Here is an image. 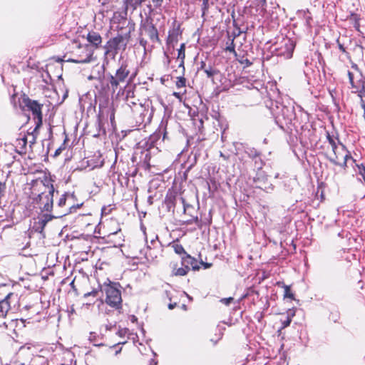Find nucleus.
I'll return each mask as SVG.
<instances>
[{"label":"nucleus","mask_w":365,"mask_h":365,"mask_svg":"<svg viewBox=\"0 0 365 365\" xmlns=\"http://www.w3.org/2000/svg\"><path fill=\"white\" fill-rule=\"evenodd\" d=\"M71 287L73 288V289L74 291H76V289L75 288V286H74V280H73V281L71 282Z\"/></svg>","instance_id":"nucleus-58"},{"label":"nucleus","mask_w":365,"mask_h":365,"mask_svg":"<svg viewBox=\"0 0 365 365\" xmlns=\"http://www.w3.org/2000/svg\"><path fill=\"white\" fill-rule=\"evenodd\" d=\"M101 0H98L99 2H101Z\"/></svg>","instance_id":"nucleus-64"},{"label":"nucleus","mask_w":365,"mask_h":365,"mask_svg":"<svg viewBox=\"0 0 365 365\" xmlns=\"http://www.w3.org/2000/svg\"><path fill=\"white\" fill-rule=\"evenodd\" d=\"M128 65L123 62L115 71L114 75L109 74L108 76L107 87L114 93L118 88L120 83H124L130 75Z\"/></svg>","instance_id":"nucleus-4"},{"label":"nucleus","mask_w":365,"mask_h":365,"mask_svg":"<svg viewBox=\"0 0 365 365\" xmlns=\"http://www.w3.org/2000/svg\"><path fill=\"white\" fill-rule=\"evenodd\" d=\"M168 246L170 247L174 250V252L179 255L185 256L186 255H188L184 249L183 246L180 244L178 241H173V242L170 243Z\"/></svg>","instance_id":"nucleus-24"},{"label":"nucleus","mask_w":365,"mask_h":365,"mask_svg":"<svg viewBox=\"0 0 365 365\" xmlns=\"http://www.w3.org/2000/svg\"><path fill=\"white\" fill-rule=\"evenodd\" d=\"M203 71L206 74L207 77L210 78L214 77L219 73V71L217 68H213L211 65H208Z\"/></svg>","instance_id":"nucleus-31"},{"label":"nucleus","mask_w":365,"mask_h":365,"mask_svg":"<svg viewBox=\"0 0 365 365\" xmlns=\"http://www.w3.org/2000/svg\"><path fill=\"white\" fill-rule=\"evenodd\" d=\"M118 284L110 283L104 286L103 290L106 294V303L110 307L119 310L122 309L121 291L116 287Z\"/></svg>","instance_id":"nucleus-5"},{"label":"nucleus","mask_w":365,"mask_h":365,"mask_svg":"<svg viewBox=\"0 0 365 365\" xmlns=\"http://www.w3.org/2000/svg\"><path fill=\"white\" fill-rule=\"evenodd\" d=\"M356 92L359 93L358 95L361 98V106L365 105V88H361Z\"/></svg>","instance_id":"nucleus-40"},{"label":"nucleus","mask_w":365,"mask_h":365,"mask_svg":"<svg viewBox=\"0 0 365 365\" xmlns=\"http://www.w3.org/2000/svg\"><path fill=\"white\" fill-rule=\"evenodd\" d=\"M334 315H335V316H334L335 317H334V318H333V321H334V322H338V319H339V314L338 312H336V313H335V314H334Z\"/></svg>","instance_id":"nucleus-54"},{"label":"nucleus","mask_w":365,"mask_h":365,"mask_svg":"<svg viewBox=\"0 0 365 365\" xmlns=\"http://www.w3.org/2000/svg\"><path fill=\"white\" fill-rule=\"evenodd\" d=\"M200 264L203 266L204 269H208V268L211 267L212 265V263L204 262L203 261H201Z\"/></svg>","instance_id":"nucleus-50"},{"label":"nucleus","mask_w":365,"mask_h":365,"mask_svg":"<svg viewBox=\"0 0 365 365\" xmlns=\"http://www.w3.org/2000/svg\"><path fill=\"white\" fill-rule=\"evenodd\" d=\"M67 141H68V138H67V137H66V138L63 140V144L58 149L56 150L55 153H54L55 156L59 155L62 153V151L66 149V144Z\"/></svg>","instance_id":"nucleus-38"},{"label":"nucleus","mask_w":365,"mask_h":365,"mask_svg":"<svg viewBox=\"0 0 365 365\" xmlns=\"http://www.w3.org/2000/svg\"><path fill=\"white\" fill-rule=\"evenodd\" d=\"M202 15L204 16L209 9V0H202Z\"/></svg>","instance_id":"nucleus-39"},{"label":"nucleus","mask_w":365,"mask_h":365,"mask_svg":"<svg viewBox=\"0 0 365 365\" xmlns=\"http://www.w3.org/2000/svg\"><path fill=\"white\" fill-rule=\"evenodd\" d=\"M140 30L141 33L144 32L146 34L153 43H160L158 31L153 24L152 19H146L140 25Z\"/></svg>","instance_id":"nucleus-12"},{"label":"nucleus","mask_w":365,"mask_h":365,"mask_svg":"<svg viewBox=\"0 0 365 365\" xmlns=\"http://www.w3.org/2000/svg\"><path fill=\"white\" fill-rule=\"evenodd\" d=\"M52 180L43 175L41 178H38L31 180L30 185V197L40 196L41 195H51L54 193V187Z\"/></svg>","instance_id":"nucleus-3"},{"label":"nucleus","mask_w":365,"mask_h":365,"mask_svg":"<svg viewBox=\"0 0 365 365\" xmlns=\"http://www.w3.org/2000/svg\"><path fill=\"white\" fill-rule=\"evenodd\" d=\"M23 103L25 110L30 111L32 113L33 119L36 124L34 132H36L43 124V104H41L37 101L32 100L27 96L23 98Z\"/></svg>","instance_id":"nucleus-6"},{"label":"nucleus","mask_w":365,"mask_h":365,"mask_svg":"<svg viewBox=\"0 0 365 365\" xmlns=\"http://www.w3.org/2000/svg\"><path fill=\"white\" fill-rule=\"evenodd\" d=\"M17 322H18V320H17V319H16V320H15V321H12V322H11V323H12V324H13V323H17Z\"/></svg>","instance_id":"nucleus-59"},{"label":"nucleus","mask_w":365,"mask_h":365,"mask_svg":"<svg viewBox=\"0 0 365 365\" xmlns=\"http://www.w3.org/2000/svg\"><path fill=\"white\" fill-rule=\"evenodd\" d=\"M19 365H25V364H19Z\"/></svg>","instance_id":"nucleus-63"},{"label":"nucleus","mask_w":365,"mask_h":365,"mask_svg":"<svg viewBox=\"0 0 365 365\" xmlns=\"http://www.w3.org/2000/svg\"><path fill=\"white\" fill-rule=\"evenodd\" d=\"M6 190V180H4V181L0 180V205L1 204L3 197L5 196Z\"/></svg>","instance_id":"nucleus-37"},{"label":"nucleus","mask_w":365,"mask_h":365,"mask_svg":"<svg viewBox=\"0 0 365 365\" xmlns=\"http://www.w3.org/2000/svg\"><path fill=\"white\" fill-rule=\"evenodd\" d=\"M254 294L259 295V292L255 289V287H250L247 290L245 294H243L241 297V299H246L250 296Z\"/></svg>","instance_id":"nucleus-34"},{"label":"nucleus","mask_w":365,"mask_h":365,"mask_svg":"<svg viewBox=\"0 0 365 365\" xmlns=\"http://www.w3.org/2000/svg\"><path fill=\"white\" fill-rule=\"evenodd\" d=\"M37 132H38V130H37L36 133H37ZM34 133V132L33 131V132H32V133H31V134H32V135H31V136H32V139L29 140L30 146H31L32 144H34V143H35V142H36V137L33 134Z\"/></svg>","instance_id":"nucleus-51"},{"label":"nucleus","mask_w":365,"mask_h":365,"mask_svg":"<svg viewBox=\"0 0 365 365\" xmlns=\"http://www.w3.org/2000/svg\"><path fill=\"white\" fill-rule=\"evenodd\" d=\"M179 28L174 29L173 31H169L168 38H167V43H172L173 42L178 41V37L180 35Z\"/></svg>","instance_id":"nucleus-26"},{"label":"nucleus","mask_w":365,"mask_h":365,"mask_svg":"<svg viewBox=\"0 0 365 365\" xmlns=\"http://www.w3.org/2000/svg\"><path fill=\"white\" fill-rule=\"evenodd\" d=\"M98 291L97 289H93L91 292H88L84 294L83 297L87 298L90 296L93 297H96L98 296Z\"/></svg>","instance_id":"nucleus-44"},{"label":"nucleus","mask_w":365,"mask_h":365,"mask_svg":"<svg viewBox=\"0 0 365 365\" xmlns=\"http://www.w3.org/2000/svg\"><path fill=\"white\" fill-rule=\"evenodd\" d=\"M181 262L183 267L187 266L190 269V267H191L194 271H197L200 269L197 259L189 254L181 257Z\"/></svg>","instance_id":"nucleus-19"},{"label":"nucleus","mask_w":365,"mask_h":365,"mask_svg":"<svg viewBox=\"0 0 365 365\" xmlns=\"http://www.w3.org/2000/svg\"><path fill=\"white\" fill-rule=\"evenodd\" d=\"M72 208H73V206H70V207H68V210H71Z\"/></svg>","instance_id":"nucleus-62"},{"label":"nucleus","mask_w":365,"mask_h":365,"mask_svg":"<svg viewBox=\"0 0 365 365\" xmlns=\"http://www.w3.org/2000/svg\"><path fill=\"white\" fill-rule=\"evenodd\" d=\"M93 49L89 45H83L74 40L68 52L71 57L67 59V61L76 63H88L93 60Z\"/></svg>","instance_id":"nucleus-1"},{"label":"nucleus","mask_w":365,"mask_h":365,"mask_svg":"<svg viewBox=\"0 0 365 365\" xmlns=\"http://www.w3.org/2000/svg\"><path fill=\"white\" fill-rule=\"evenodd\" d=\"M28 140L26 134H19V137L17 138L14 143L16 153L20 155H24L27 152Z\"/></svg>","instance_id":"nucleus-18"},{"label":"nucleus","mask_w":365,"mask_h":365,"mask_svg":"<svg viewBox=\"0 0 365 365\" xmlns=\"http://www.w3.org/2000/svg\"><path fill=\"white\" fill-rule=\"evenodd\" d=\"M339 169H334L333 173L328 174L327 176V180H329L330 182L339 185L340 182H343L345 176L346 175V166H339Z\"/></svg>","instance_id":"nucleus-13"},{"label":"nucleus","mask_w":365,"mask_h":365,"mask_svg":"<svg viewBox=\"0 0 365 365\" xmlns=\"http://www.w3.org/2000/svg\"><path fill=\"white\" fill-rule=\"evenodd\" d=\"M86 39L92 49H97L101 46L103 39L101 34L96 31H89Z\"/></svg>","instance_id":"nucleus-17"},{"label":"nucleus","mask_w":365,"mask_h":365,"mask_svg":"<svg viewBox=\"0 0 365 365\" xmlns=\"http://www.w3.org/2000/svg\"><path fill=\"white\" fill-rule=\"evenodd\" d=\"M12 295L13 293H9L4 299L0 301V317H5L9 311L11 307L9 302V299Z\"/></svg>","instance_id":"nucleus-21"},{"label":"nucleus","mask_w":365,"mask_h":365,"mask_svg":"<svg viewBox=\"0 0 365 365\" xmlns=\"http://www.w3.org/2000/svg\"><path fill=\"white\" fill-rule=\"evenodd\" d=\"M121 350H122V347H121V346H120V347H119L118 349H117L115 351V355H116V354H119V353L121 351Z\"/></svg>","instance_id":"nucleus-57"},{"label":"nucleus","mask_w":365,"mask_h":365,"mask_svg":"<svg viewBox=\"0 0 365 365\" xmlns=\"http://www.w3.org/2000/svg\"><path fill=\"white\" fill-rule=\"evenodd\" d=\"M328 159L331 163L339 166H346L349 159L354 161L349 151L341 144L332 149V153L329 155Z\"/></svg>","instance_id":"nucleus-7"},{"label":"nucleus","mask_w":365,"mask_h":365,"mask_svg":"<svg viewBox=\"0 0 365 365\" xmlns=\"http://www.w3.org/2000/svg\"><path fill=\"white\" fill-rule=\"evenodd\" d=\"M152 1L155 7H160L163 4V0H152Z\"/></svg>","instance_id":"nucleus-49"},{"label":"nucleus","mask_w":365,"mask_h":365,"mask_svg":"<svg viewBox=\"0 0 365 365\" xmlns=\"http://www.w3.org/2000/svg\"><path fill=\"white\" fill-rule=\"evenodd\" d=\"M359 19V16L356 14H351L349 18V21L352 23L353 26L358 31H359L360 28Z\"/></svg>","instance_id":"nucleus-32"},{"label":"nucleus","mask_w":365,"mask_h":365,"mask_svg":"<svg viewBox=\"0 0 365 365\" xmlns=\"http://www.w3.org/2000/svg\"><path fill=\"white\" fill-rule=\"evenodd\" d=\"M294 315V313L292 314H287L286 318L284 319H281L282 327L281 329H285L286 327H289V324L292 322V317Z\"/></svg>","instance_id":"nucleus-35"},{"label":"nucleus","mask_w":365,"mask_h":365,"mask_svg":"<svg viewBox=\"0 0 365 365\" xmlns=\"http://www.w3.org/2000/svg\"><path fill=\"white\" fill-rule=\"evenodd\" d=\"M125 343V341H124V342H118V343H117L116 344H115V345H113V346H110V349H112V348H116L118 345L124 344Z\"/></svg>","instance_id":"nucleus-55"},{"label":"nucleus","mask_w":365,"mask_h":365,"mask_svg":"<svg viewBox=\"0 0 365 365\" xmlns=\"http://www.w3.org/2000/svg\"><path fill=\"white\" fill-rule=\"evenodd\" d=\"M175 305H176V303H174V304H169V305H168V308H169L170 309H173L175 307Z\"/></svg>","instance_id":"nucleus-56"},{"label":"nucleus","mask_w":365,"mask_h":365,"mask_svg":"<svg viewBox=\"0 0 365 365\" xmlns=\"http://www.w3.org/2000/svg\"><path fill=\"white\" fill-rule=\"evenodd\" d=\"M178 58L180 60L179 66L184 68V63L185 58V44L182 43L178 49Z\"/></svg>","instance_id":"nucleus-27"},{"label":"nucleus","mask_w":365,"mask_h":365,"mask_svg":"<svg viewBox=\"0 0 365 365\" xmlns=\"http://www.w3.org/2000/svg\"><path fill=\"white\" fill-rule=\"evenodd\" d=\"M236 59L238 61V62L244 65L245 67H249L252 65V62L250 61L245 55L242 56H238L236 57Z\"/></svg>","instance_id":"nucleus-33"},{"label":"nucleus","mask_w":365,"mask_h":365,"mask_svg":"<svg viewBox=\"0 0 365 365\" xmlns=\"http://www.w3.org/2000/svg\"><path fill=\"white\" fill-rule=\"evenodd\" d=\"M151 157H150V154H146L145 155V163H146V169L147 170H150V160Z\"/></svg>","instance_id":"nucleus-47"},{"label":"nucleus","mask_w":365,"mask_h":365,"mask_svg":"<svg viewBox=\"0 0 365 365\" xmlns=\"http://www.w3.org/2000/svg\"><path fill=\"white\" fill-rule=\"evenodd\" d=\"M182 202L183 204L184 213L188 215L189 217L183 221L185 225H192L195 223L199 228H202V221L198 219L197 210L193 206L185 203L184 198L181 197Z\"/></svg>","instance_id":"nucleus-10"},{"label":"nucleus","mask_w":365,"mask_h":365,"mask_svg":"<svg viewBox=\"0 0 365 365\" xmlns=\"http://www.w3.org/2000/svg\"><path fill=\"white\" fill-rule=\"evenodd\" d=\"M347 74L349 82L352 88L356 89V92L365 88V77L363 76L356 64L352 63L351 70L348 71Z\"/></svg>","instance_id":"nucleus-8"},{"label":"nucleus","mask_w":365,"mask_h":365,"mask_svg":"<svg viewBox=\"0 0 365 365\" xmlns=\"http://www.w3.org/2000/svg\"><path fill=\"white\" fill-rule=\"evenodd\" d=\"M281 114L286 125L292 123L294 115L293 109H289L288 107H283L281 110Z\"/></svg>","instance_id":"nucleus-23"},{"label":"nucleus","mask_w":365,"mask_h":365,"mask_svg":"<svg viewBox=\"0 0 365 365\" xmlns=\"http://www.w3.org/2000/svg\"><path fill=\"white\" fill-rule=\"evenodd\" d=\"M127 1L134 8L136 9L138 6V0H127Z\"/></svg>","instance_id":"nucleus-48"},{"label":"nucleus","mask_w":365,"mask_h":365,"mask_svg":"<svg viewBox=\"0 0 365 365\" xmlns=\"http://www.w3.org/2000/svg\"><path fill=\"white\" fill-rule=\"evenodd\" d=\"M294 48L295 42L289 38H284L278 43L276 50L279 56L290 58L292 56Z\"/></svg>","instance_id":"nucleus-11"},{"label":"nucleus","mask_w":365,"mask_h":365,"mask_svg":"<svg viewBox=\"0 0 365 365\" xmlns=\"http://www.w3.org/2000/svg\"><path fill=\"white\" fill-rule=\"evenodd\" d=\"M66 201H67L66 195H62L61 197L58 200V205L59 207H63L66 205Z\"/></svg>","instance_id":"nucleus-43"},{"label":"nucleus","mask_w":365,"mask_h":365,"mask_svg":"<svg viewBox=\"0 0 365 365\" xmlns=\"http://www.w3.org/2000/svg\"><path fill=\"white\" fill-rule=\"evenodd\" d=\"M186 78L183 76H180L177 78V81L175 82V86L178 88H184L186 86Z\"/></svg>","instance_id":"nucleus-36"},{"label":"nucleus","mask_w":365,"mask_h":365,"mask_svg":"<svg viewBox=\"0 0 365 365\" xmlns=\"http://www.w3.org/2000/svg\"><path fill=\"white\" fill-rule=\"evenodd\" d=\"M349 45L351 47L350 50V56H352L355 58V60L359 61H363L364 59V48L360 44H358L356 41H353L351 39L349 40Z\"/></svg>","instance_id":"nucleus-15"},{"label":"nucleus","mask_w":365,"mask_h":365,"mask_svg":"<svg viewBox=\"0 0 365 365\" xmlns=\"http://www.w3.org/2000/svg\"><path fill=\"white\" fill-rule=\"evenodd\" d=\"M53 216L48 214L43 215L38 223L41 226V229L43 230L46 226V223L53 219Z\"/></svg>","instance_id":"nucleus-30"},{"label":"nucleus","mask_w":365,"mask_h":365,"mask_svg":"<svg viewBox=\"0 0 365 365\" xmlns=\"http://www.w3.org/2000/svg\"><path fill=\"white\" fill-rule=\"evenodd\" d=\"M251 7H255L259 14L264 15L267 11V1L266 0H251Z\"/></svg>","instance_id":"nucleus-22"},{"label":"nucleus","mask_w":365,"mask_h":365,"mask_svg":"<svg viewBox=\"0 0 365 365\" xmlns=\"http://www.w3.org/2000/svg\"><path fill=\"white\" fill-rule=\"evenodd\" d=\"M130 38V32L118 34L116 36L110 38L104 46L105 55H111L115 58L120 51H125Z\"/></svg>","instance_id":"nucleus-2"},{"label":"nucleus","mask_w":365,"mask_h":365,"mask_svg":"<svg viewBox=\"0 0 365 365\" xmlns=\"http://www.w3.org/2000/svg\"><path fill=\"white\" fill-rule=\"evenodd\" d=\"M186 93V91L185 90L184 92L182 93H180V92H173V96H175L177 99L179 100V101H182V95L185 94Z\"/></svg>","instance_id":"nucleus-45"},{"label":"nucleus","mask_w":365,"mask_h":365,"mask_svg":"<svg viewBox=\"0 0 365 365\" xmlns=\"http://www.w3.org/2000/svg\"><path fill=\"white\" fill-rule=\"evenodd\" d=\"M177 263L171 262L170 267L171 268V276L172 277H183L185 276L190 271V268L187 266L177 267Z\"/></svg>","instance_id":"nucleus-20"},{"label":"nucleus","mask_w":365,"mask_h":365,"mask_svg":"<svg viewBox=\"0 0 365 365\" xmlns=\"http://www.w3.org/2000/svg\"><path fill=\"white\" fill-rule=\"evenodd\" d=\"M135 89V84L127 83L123 90V94L125 95V100L133 105H136L140 101L136 97Z\"/></svg>","instance_id":"nucleus-14"},{"label":"nucleus","mask_w":365,"mask_h":365,"mask_svg":"<svg viewBox=\"0 0 365 365\" xmlns=\"http://www.w3.org/2000/svg\"><path fill=\"white\" fill-rule=\"evenodd\" d=\"M30 198L32 200V203L34 206L42 211L49 212L52 210L53 194H43L40 196H31Z\"/></svg>","instance_id":"nucleus-9"},{"label":"nucleus","mask_w":365,"mask_h":365,"mask_svg":"<svg viewBox=\"0 0 365 365\" xmlns=\"http://www.w3.org/2000/svg\"><path fill=\"white\" fill-rule=\"evenodd\" d=\"M150 244L153 247L150 245L147 246L145 256L148 259H154L157 258L158 251L160 250V242L158 240V237L155 236V239L151 240Z\"/></svg>","instance_id":"nucleus-16"},{"label":"nucleus","mask_w":365,"mask_h":365,"mask_svg":"<svg viewBox=\"0 0 365 365\" xmlns=\"http://www.w3.org/2000/svg\"><path fill=\"white\" fill-rule=\"evenodd\" d=\"M358 173L363 178L365 182V166L363 164L358 165Z\"/></svg>","instance_id":"nucleus-41"},{"label":"nucleus","mask_w":365,"mask_h":365,"mask_svg":"<svg viewBox=\"0 0 365 365\" xmlns=\"http://www.w3.org/2000/svg\"><path fill=\"white\" fill-rule=\"evenodd\" d=\"M337 46L339 50L346 55L348 58H351L350 52L347 51V46H345V43L341 41V38H339L336 40Z\"/></svg>","instance_id":"nucleus-29"},{"label":"nucleus","mask_w":365,"mask_h":365,"mask_svg":"<svg viewBox=\"0 0 365 365\" xmlns=\"http://www.w3.org/2000/svg\"><path fill=\"white\" fill-rule=\"evenodd\" d=\"M327 140L329 141V143L330 144L331 147V149H334L335 147L338 146L339 145H337L335 142V140H334V138L329 135V133H327Z\"/></svg>","instance_id":"nucleus-42"},{"label":"nucleus","mask_w":365,"mask_h":365,"mask_svg":"<svg viewBox=\"0 0 365 365\" xmlns=\"http://www.w3.org/2000/svg\"><path fill=\"white\" fill-rule=\"evenodd\" d=\"M105 210H106V207H103V208L102 209V212L103 213V212H105Z\"/></svg>","instance_id":"nucleus-60"},{"label":"nucleus","mask_w":365,"mask_h":365,"mask_svg":"<svg viewBox=\"0 0 365 365\" xmlns=\"http://www.w3.org/2000/svg\"><path fill=\"white\" fill-rule=\"evenodd\" d=\"M235 37L232 38H229V41L227 42V46L225 48V51H229L230 53H232L235 57L237 56V53L235 51Z\"/></svg>","instance_id":"nucleus-28"},{"label":"nucleus","mask_w":365,"mask_h":365,"mask_svg":"<svg viewBox=\"0 0 365 365\" xmlns=\"http://www.w3.org/2000/svg\"><path fill=\"white\" fill-rule=\"evenodd\" d=\"M277 285L278 287H281L284 288V298H288L291 300L294 299V294L291 290V287L289 285H286L283 282H277Z\"/></svg>","instance_id":"nucleus-25"},{"label":"nucleus","mask_w":365,"mask_h":365,"mask_svg":"<svg viewBox=\"0 0 365 365\" xmlns=\"http://www.w3.org/2000/svg\"><path fill=\"white\" fill-rule=\"evenodd\" d=\"M234 299L233 297H227V298H222L220 299V302L223 303L224 304L228 306L232 302H233Z\"/></svg>","instance_id":"nucleus-46"},{"label":"nucleus","mask_w":365,"mask_h":365,"mask_svg":"<svg viewBox=\"0 0 365 365\" xmlns=\"http://www.w3.org/2000/svg\"><path fill=\"white\" fill-rule=\"evenodd\" d=\"M117 234H118V232H115L112 233L111 235H117Z\"/></svg>","instance_id":"nucleus-61"},{"label":"nucleus","mask_w":365,"mask_h":365,"mask_svg":"<svg viewBox=\"0 0 365 365\" xmlns=\"http://www.w3.org/2000/svg\"><path fill=\"white\" fill-rule=\"evenodd\" d=\"M140 44L144 47H145L146 44H147V41L144 39V38H140Z\"/></svg>","instance_id":"nucleus-52"},{"label":"nucleus","mask_w":365,"mask_h":365,"mask_svg":"<svg viewBox=\"0 0 365 365\" xmlns=\"http://www.w3.org/2000/svg\"><path fill=\"white\" fill-rule=\"evenodd\" d=\"M207 67V66L206 65L205 62L202 61L200 65V69L204 71Z\"/></svg>","instance_id":"nucleus-53"}]
</instances>
